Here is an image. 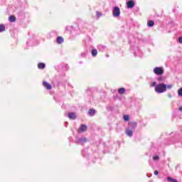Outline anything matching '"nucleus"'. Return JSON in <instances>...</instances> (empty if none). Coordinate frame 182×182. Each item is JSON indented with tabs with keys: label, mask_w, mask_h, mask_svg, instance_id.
I'll use <instances>...</instances> for the list:
<instances>
[{
	"label": "nucleus",
	"mask_w": 182,
	"mask_h": 182,
	"mask_svg": "<svg viewBox=\"0 0 182 182\" xmlns=\"http://www.w3.org/2000/svg\"><path fill=\"white\" fill-rule=\"evenodd\" d=\"M166 90H167V85L165 84H159L155 87V92H156V93H164Z\"/></svg>",
	"instance_id": "obj_1"
},
{
	"label": "nucleus",
	"mask_w": 182,
	"mask_h": 182,
	"mask_svg": "<svg viewBox=\"0 0 182 182\" xmlns=\"http://www.w3.org/2000/svg\"><path fill=\"white\" fill-rule=\"evenodd\" d=\"M154 73H155V75H161L164 73V70H163V68L156 67L154 69Z\"/></svg>",
	"instance_id": "obj_2"
},
{
	"label": "nucleus",
	"mask_w": 182,
	"mask_h": 182,
	"mask_svg": "<svg viewBox=\"0 0 182 182\" xmlns=\"http://www.w3.org/2000/svg\"><path fill=\"white\" fill-rule=\"evenodd\" d=\"M113 16H114L115 18L120 16V9L119 7H114Z\"/></svg>",
	"instance_id": "obj_3"
},
{
	"label": "nucleus",
	"mask_w": 182,
	"mask_h": 182,
	"mask_svg": "<svg viewBox=\"0 0 182 182\" xmlns=\"http://www.w3.org/2000/svg\"><path fill=\"white\" fill-rule=\"evenodd\" d=\"M127 8L130 9V8H133V6H134V1L129 0L127 3Z\"/></svg>",
	"instance_id": "obj_4"
},
{
	"label": "nucleus",
	"mask_w": 182,
	"mask_h": 182,
	"mask_svg": "<svg viewBox=\"0 0 182 182\" xmlns=\"http://www.w3.org/2000/svg\"><path fill=\"white\" fill-rule=\"evenodd\" d=\"M68 117L69 119H72L73 120H75V119H76V114L74 112H69Z\"/></svg>",
	"instance_id": "obj_5"
},
{
	"label": "nucleus",
	"mask_w": 182,
	"mask_h": 182,
	"mask_svg": "<svg viewBox=\"0 0 182 182\" xmlns=\"http://www.w3.org/2000/svg\"><path fill=\"white\" fill-rule=\"evenodd\" d=\"M43 85L45 87H46V89H48V90H50V89H52V86L50 85L49 83L46 82H43Z\"/></svg>",
	"instance_id": "obj_6"
},
{
	"label": "nucleus",
	"mask_w": 182,
	"mask_h": 182,
	"mask_svg": "<svg viewBox=\"0 0 182 182\" xmlns=\"http://www.w3.org/2000/svg\"><path fill=\"white\" fill-rule=\"evenodd\" d=\"M86 130H87V127L85 124L81 125L79 129V131L81 132H86Z\"/></svg>",
	"instance_id": "obj_7"
},
{
	"label": "nucleus",
	"mask_w": 182,
	"mask_h": 182,
	"mask_svg": "<svg viewBox=\"0 0 182 182\" xmlns=\"http://www.w3.org/2000/svg\"><path fill=\"white\" fill-rule=\"evenodd\" d=\"M126 133L127 134V136H129V137H132V136H133V131L127 129L126 131Z\"/></svg>",
	"instance_id": "obj_8"
},
{
	"label": "nucleus",
	"mask_w": 182,
	"mask_h": 182,
	"mask_svg": "<svg viewBox=\"0 0 182 182\" xmlns=\"http://www.w3.org/2000/svg\"><path fill=\"white\" fill-rule=\"evenodd\" d=\"M147 25L149 27L154 26V21H149L147 22Z\"/></svg>",
	"instance_id": "obj_9"
},
{
	"label": "nucleus",
	"mask_w": 182,
	"mask_h": 182,
	"mask_svg": "<svg viewBox=\"0 0 182 182\" xmlns=\"http://www.w3.org/2000/svg\"><path fill=\"white\" fill-rule=\"evenodd\" d=\"M38 68V69H45V63H39Z\"/></svg>",
	"instance_id": "obj_10"
},
{
	"label": "nucleus",
	"mask_w": 182,
	"mask_h": 182,
	"mask_svg": "<svg viewBox=\"0 0 182 182\" xmlns=\"http://www.w3.org/2000/svg\"><path fill=\"white\" fill-rule=\"evenodd\" d=\"M95 113H96V111L95 109H90L88 112V114H90V116H93Z\"/></svg>",
	"instance_id": "obj_11"
},
{
	"label": "nucleus",
	"mask_w": 182,
	"mask_h": 182,
	"mask_svg": "<svg viewBox=\"0 0 182 182\" xmlns=\"http://www.w3.org/2000/svg\"><path fill=\"white\" fill-rule=\"evenodd\" d=\"M9 21H10V22H15V21H16V18H15V16H11L9 17Z\"/></svg>",
	"instance_id": "obj_12"
},
{
	"label": "nucleus",
	"mask_w": 182,
	"mask_h": 182,
	"mask_svg": "<svg viewBox=\"0 0 182 182\" xmlns=\"http://www.w3.org/2000/svg\"><path fill=\"white\" fill-rule=\"evenodd\" d=\"M63 38H62V37H58V38H57V43H63Z\"/></svg>",
	"instance_id": "obj_13"
},
{
	"label": "nucleus",
	"mask_w": 182,
	"mask_h": 182,
	"mask_svg": "<svg viewBox=\"0 0 182 182\" xmlns=\"http://www.w3.org/2000/svg\"><path fill=\"white\" fill-rule=\"evenodd\" d=\"M119 93L120 95H123V93H124L126 92V90L124 88H120L119 90H118Z\"/></svg>",
	"instance_id": "obj_14"
},
{
	"label": "nucleus",
	"mask_w": 182,
	"mask_h": 182,
	"mask_svg": "<svg viewBox=\"0 0 182 182\" xmlns=\"http://www.w3.org/2000/svg\"><path fill=\"white\" fill-rule=\"evenodd\" d=\"M167 180L169 182H178L177 180H176V179H174V178H173L171 177H168Z\"/></svg>",
	"instance_id": "obj_15"
},
{
	"label": "nucleus",
	"mask_w": 182,
	"mask_h": 182,
	"mask_svg": "<svg viewBox=\"0 0 182 182\" xmlns=\"http://www.w3.org/2000/svg\"><path fill=\"white\" fill-rule=\"evenodd\" d=\"M92 56H96L97 55V50L93 49L92 50Z\"/></svg>",
	"instance_id": "obj_16"
},
{
	"label": "nucleus",
	"mask_w": 182,
	"mask_h": 182,
	"mask_svg": "<svg viewBox=\"0 0 182 182\" xmlns=\"http://www.w3.org/2000/svg\"><path fill=\"white\" fill-rule=\"evenodd\" d=\"M5 31V26L0 24V32H4Z\"/></svg>",
	"instance_id": "obj_17"
},
{
	"label": "nucleus",
	"mask_w": 182,
	"mask_h": 182,
	"mask_svg": "<svg viewBox=\"0 0 182 182\" xmlns=\"http://www.w3.org/2000/svg\"><path fill=\"white\" fill-rule=\"evenodd\" d=\"M129 119H130V117H129V115H124V120L125 122H128Z\"/></svg>",
	"instance_id": "obj_18"
},
{
	"label": "nucleus",
	"mask_w": 182,
	"mask_h": 182,
	"mask_svg": "<svg viewBox=\"0 0 182 182\" xmlns=\"http://www.w3.org/2000/svg\"><path fill=\"white\" fill-rule=\"evenodd\" d=\"M178 96H181L182 97V88H180L178 90Z\"/></svg>",
	"instance_id": "obj_19"
},
{
	"label": "nucleus",
	"mask_w": 182,
	"mask_h": 182,
	"mask_svg": "<svg viewBox=\"0 0 182 182\" xmlns=\"http://www.w3.org/2000/svg\"><path fill=\"white\" fill-rule=\"evenodd\" d=\"M150 86H151V87H156V82H152L151 85H150Z\"/></svg>",
	"instance_id": "obj_20"
},
{
	"label": "nucleus",
	"mask_w": 182,
	"mask_h": 182,
	"mask_svg": "<svg viewBox=\"0 0 182 182\" xmlns=\"http://www.w3.org/2000/svg\"><path fill=\"white\" fill-rule=\"evenodd\" d=\"M171 87H173V85L171 84L166 85V89H171Z\"/></svg>",
	"instance_id": "obj_21"
},
{
	"label": "nucleus",
	"mask_w": 182,
	"mask_h": 182,
	"mask_svg": "<svg viewBox=\"0 0 182 182\" xmlns=\"http://www.w3.org/2000/svg\"><path fill=\"white\" fill-rule=\"evenodd\" d=\"M97 16H98V18H100V16H102V13L97 11Z\"/></svg>",
	"instance_id": "obj_22"
},
{
	"label": "nucleus",
	"mask_w": 182,
	"mask_h": 182,
	"mask_svg": "<svg viewBox=\"0 0 182 182\" xmlns=\"http://www.w3.org/2000/svg\"><path fill=\"white\" fill-rule=\"evenodd\" d=\"M154 160H159V156H156L154 157Z\"/></svg>",
	"instance_id": "obj_23"
},
{
	"label": "nucleus",
	"mask_w": 182,
	"mask_h": 182,
	"mask_svg": "<svg viewBox=\"0 0 182 182\" xmlns=\"http://www.w3.org/2000/svg\"><path fill=\"white\" fill-rule=\"evenodd\" d=\"M154 174H155L156 176H157V174H159V171H154Z\"/></svg>",
	"instance_id": "obj_24"
},
{
	"label": "nucleus",
	"mask_w": 182,
	"mask_h": 182,
	"mask_svg": "<svg viewBox=\"0 0 182 182\" xmlns=\"http://www.w3.org/2000/svg\"><path fill=\"white\" fill-rule=\"evenodd\" d=\"M179 43H182V37L179 38Z\"/></svg>",
	"instance_id": "obj_25"
},
{
	"label": "nucleus",
	"mask_w": 182,
	"mask_h": 182,
	"mask_svg": "<svg viewBox=\"0 0 182 182\" xmlns=\"http://www.w3.org/2000/svg\"><path fill=\"white\" fill-rule=\"evenodd\" d=\"M179 110L182 112V107H179Z\"/></svg>",
	"instance_id": "obj_26"
},
{
	"label": "nucleus",
	"mask_w": 182,
	"mask_h": 182,
	"mask_svg": "<svg viewBox=\"0 0 182 182\" xmlns=\"http://www.w3.org/2000/svg\"><path fill=\"white\" fill-rule=\"evenodd\" d=\"M158 80H161V77L158 78Z\"/></svg>",
	"instance_id": "obj_27"
},
{
	"label": "nucleus",
	"mask_w": 182,
	"mask_h": 182,
	"mask_svg": "<svg viewBox=\"0 0 182 182\" xmlns=\"http://www.w3.org/2000/svg\"><path fill=\"white\" fill-rule=\"evenodd\" d=\"M135 126H136L137 124H134Z\"/></svg>",
	"instance_id": "obj_28"
}]
</instances>
